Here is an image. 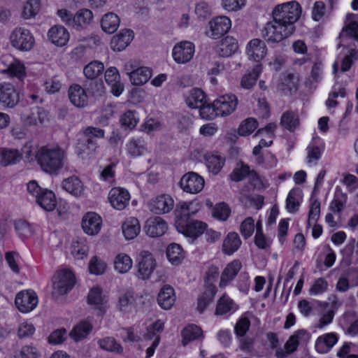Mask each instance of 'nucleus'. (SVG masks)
Instances as JSON below:
<instances>
[{
    "instance_id": "nucleus-49",
    "label": "nucleus",
    "mask_w": 358,
    "mask_h": 358,
    "mask_svg": "<svg viewBox=\"0 0 358 358\" xmlns=\"http://www.w3.org/2000/svg\"><path fill=\"white\" fill-rule=\"evenodd\" d=\"M202 336L201 329L194 324L186 327L182 331V345H187L191 341L198 339Z\"/></svg>"
},
{
    "instance_id": "nucleus-61",
    "label": "nucleus",
    "mask_w": 358,
    "mask_h": 358,
    "mask_svg": "<svg viewBox=\"0 0 358 358\" xmlns=\"http://www.w3.org/2000/svg\"><path fill=\"white\" fill-rule=\"evenodd\" d=\"M71 252L75 258L82 259L87 256L88 252V247L85 244L84 240L77 241L72 245Z\"/></svg>"
},
{
    "instance_id": "nucleus-39",
    "label": "nucleus",
    "mask_w": 358,
    "mask_h": 358,
    "mask_svg": "<svg viewBox=\"0 0 358 358\" xmlns=\"http://www.w3.org/2000/svg\"><path fill=\"white\" fill-rule=\"evenodd\" d=\"M41 8L40 0H27L23 5L21 17L24 20L34 18L39 13Z\"/></svg>"
},
{
    "instance_id": "nucleus-47",
    "label": "nucleus",
    "mask_w": 358,
    "mask_h": 358,
    "mask_svg": "<svg viewBox=\"0 0 358 358\" xmlns=\"http://www.w3.org/2000/svg\"><path fill=\"white\" fill-rule=\"evenodd\" d=\"M207 204L211 209V213L214 217L225 221L229 217L231 209L226 203H216L214 206L213 203H207Z\"/></svg>"
},
{
    "instance_id": "nucleus-44",
    "label": "nucleus",
    "mask_w": 358,
    "mask_h": 358,
    "mask_svg": "<svg viewBox=\"0 0 358 358\" xmlns=\"http://www.w3.org/2000/svg\"><path fill=\"white\" fill-rule=\"evenodd\" d=\"M166 256L172 264L178 265L184 259L185 255L180 245L171 243L166 248Z\"/></svg>"
},
{
    "instance_id": "nucleus-41",
    "label": "nucleus",
    "mask_w": 358,
    "mask_h": 358,
    "mask_svg": "<svg viewBox=\"0 0 358 358\" xmlns=\"http://www.w3.org/2000/svg\"><path fill=\"white\" fill-rule=\"evenodd\" d=\"M217 291V287L215 285L210 284L206 286L205 291L198 299L197 308L199 312H203L206 306L213 301Z\"/></svg>"
},
{
    "instance_id": "nucleus-23",
    "label": "nucleus",
    "mask_w": 358,
    "mask_h": 358,
    "mask_svg": "<svg viewBox=\"0 0 358 358\" xmlns=\"http://www.w3.org/2000/svg\"><path fill=\"white\" fill-rule=\"evenodd\" d=\"M163 329L164 323L160 320H157L151 326L148 327L147 334L145 336V338L152 339L154 338V341L146 350V358H150L153 355L155 348L157 347L159 343L160 338L159 334L161 331H162Z\"/></svg>"
},
{
    "instance_id": "nucleus-31",
    "label": "nucleus",
    "mask_w": 358,
    "mask_h": 358,
    "mask_svg": "<svg viewBox=\"0 0 358 358\" xmlns=\"http://www.w3.org/2000/svg\"><path fill=\"white\" fill-rule=\"evenodd\" d=\"M21 161V155L17 149L0 148V165L8 166Z\"/></svg>"
},
{
    "instance_id": "nucleus-26",
    "label": "nucleus",
    "mask_w": 358,
    "mask_h": 358,
    "mask_svg": "<svg viewBox=\"0 0 358 358\" xmlns=\"http://www.w3.org/2000/svg\"><path fill=\"white\" fill-rule=\"evenodd\" d=\"M48 36L53 44L59 47L65 45L70 38L68 30L62 25L52 27L48 31Z\"/></svg>"
},
{
    "instance_id": "nucleus-30",
    "label": "nucleus",
    "mask_w": 358,
    "mask_h": 358,
    "mask_svg": "<svg viewBox=\"0 0 358 358\" xmlns=\"http://www.w3.org/2000/svg\"><path fill=\"white\" fill-rule=\"evenodd\" d=\"M186 104L191 108H199L206 103V94L201 89L190 90L185 96Z\"/></svg>"
},
{
    "instance_id": "nucleus-58",
    "label": "nucleus",
    "mask_w": 358,
    "mask_h": 358,
    "mask_svg": "<svg viewBox=\"0 0 358 358\" xmlns=\"http://www.w3.org/2000/svg\"><path fill=\"white\" fill-rule=\"evenodd\" d=\"M257 127V121L255 118L248 117L241 123L238 129V133L240 136H246L251 134Z\"/></svg>"
},
{
    "instance_id": "nucleus-12",
    "label": "nucleus",
    "mask_w": 358,
    "mask_h": 358,
    "mask_svg": "<svg viewBox=\"0 0 358 358\" xmlns=\"http://www.w3.org/2000/svg\"><path fill=\"white\" fill-rule=\"evenodd\" d=\"M204 184L203 178L195 172L185 173L180 181L181 189L192 194L199 193L203 189Z\"/></svg>"
},
{
    "instance_id": "nucleus-38",
    "label": "nucleus",
    "mask_w": 358,
    "mask_h": 358,
    "mask_svg": "<svg viewBox=\"0 0 358 358\" xmlns=\"http://www.w3.org/2000/svg\"><path fill=\"white\" fill-rule=\"evenodd\" d=\"M206 164L210 172L216 175L222 169L225 159L220 155L211 153L205 156Z\"/></svg>"
},
{
    "instance_id": "nucleus-50",
    "label": "nucleus",
    "mask_w": 358,
    "mask_h": 358,
    "mask_svg": "<svg viewBox=\"0 0 358 358\" xmlns=\"http://www.w3.org/2000/svg\"><path fill=\"white\" fill-rule=\"evenodd\" d=\"M103 70V63L99 61H93L84 67L83 73L87 78L94 80L101 75Z\"/></svg>"
},
{
    "instance_id": "nucleus-62",
    "label": "nucleus",
    "mask_w": 358,
    "mask_h": 358,
    "mask_svg": "<svg viewBox=\"0 0 358 358\" xmlns=\"http://www.w3.org/2000/svg\"><path fill=\"white\" fill-rule=\"evenodd\" d=\"M106 268V264L97 257H93L89 263V270L92 274L101 275L104 273Z\"/></svg>"
},
{
    "instance_id": "nucleus-46",
    "label": "nucleus",
    "mask_w": 358,
    "mask_h": 358,
    "mask_svg": "<svg viewBox=\"0 0 358 358\" xmlns=\"http://www.w3.org/2000/svg\"><path fill=\"white\" fill-rule=\"evenodd\" d=\"M63 188L70 194L78 196L83 192V184L76 177H70L63 180Z\"/></svg>"
},
{
    "instance_id": "nucleus-53",
    "label": "nucleus",
    "mask_w": 358,
    "mask_h": 358,
    "mask_svg": "<svg viewBox=\"0 0 358 358\" xmlns=\"http://www.w3.org/2000/svg\"><path fill=\"white\" fill-rule=\"evenodd\" d=\"M236 309V307L233 300L224 294L217 301L215 313L217 315H224L230 311H234Z\"/></svg>"
},
{
    "instance_id": "nucleus-64",
    "label": "nucleus",
    "mask_w": 358,
    "mask_h": 358,
    "mask_svg": "<svg viewBox=\"0 0 358 358\" xmlns=\"http://www.w3.org/2000/svg\"><path fill=\"white\" fill-rule=\"evenodd\" d=\"M199 114L200 116L205 120H213L219 116V114L215 110L214 101L212 103H203V105L199 108Z\"/></svg>"
},
{
    "instance_id": "nucleus-17",
    "label": "nucleus",
    "mask_w": 358,
    "mask_h": 358,
    "mask_svg": "<svg viewBox=\"0 0 358 358\" xmlns=\"http://www.w3.org/2000/svg\"><path fill=\"white\" fill-rule=\"evenodd\" d=\"M102 226V219L96 213L88 212L82 219V228L85 234L95 236L99 233Z\"/></svg>"
},
{
    "instance_id": "nucleus-56",
    "label": "nucleus",
    "mask_w": 358,
    "mask_h": 358,
    "mask_svg": "<svg viewBox=\"0 0 358 358\" xmlns=\"http://www.w3.org/2000/svg\"><path fill=\"white\" fill-rule=\"evenodd\" d=\"M130 198L129 191L121 187H113L108 193L109 201H129Z\"/></svg>"
},
{
    "instance_id": "nucleus-25",
    "label": "nucleus",
    "mask_w": 358,
    "mask_h": 358,
    "mask_svg": "<svg viewBox=\"0 0 358 358\" xmlns=\"http://www.w3.org/2000/svg\"><path fill=\"white\" fill-rule=\"evenodd\" d=\"M183 228L182 230L180 229H177V230L187 237L196 239L205 231L207 224L198 220H188L185 222Z\"/></svg>"
},
{
    "instance_id": "nucleus-40",
    "label": "nucleus",
    "mask_w": 358,
    "mask_h": 358,
    "mask_svg": "<svg viewBox=\"0 0 358 358\" xmlns=\"http://www.w3.org/2000/svg\"><path fill=\"white\" fill-rule=\"evenodd\" d=\"M309 339L308 334L303 329L296 331L285 343V348L288 353L294 352L300 341H307Z\"/></svg>"
},
{
    "instance_id": "nucleus-43",
    "label": "nucleus",
    "mask_w": 358,
    "mask_h": 358,
    "mask_svg": "<svg viewBox=\"0 0 358 358\" xmlns=\"http://www.w3.org/2000/svg\"><path fill=\"white\" fill-rule=\"evenodd\" d=\"M262 72V65L257 64L252 72H249L243 76L241 80V86L246 90L252 88L256 83V81Z\"/></svg>"
},
{
    "instance_id": "nucleus-55",
    "label": "nucleus",
    "mask_w": 358,
    "mask_h": 358,
    "mask_svg": "<svg viewBox=\"0 0 358 358\" xmlns=\"http://www.w3.org/2000/svg\"><path fill=\"white\" fill-rule=\"evenodd\" d=\"M355 17V15L354 14L347 15V23L345 27L343 29V33L348 36L358 40V22L354 20Z\"/></svg>"
},
{
    "instance_id": "nucleus-22",
    "label": "nucleus",
    "mask_w": 358,
    "mask_h": 358,
    "mask_svg": "<svg viewBox=\"0 0 358 358\" xmlns=\"http://www.w3.org/2000/svg\"><path fill=\"white\" fill-rule=\"evenodd\" d=\"M68 94L71 103L76 107L84 108L87 105L88 96L85 90L80 85H71L68 90Z\"/></svg>"
},
{
    "instance_id": "nucleus-32",
    "label": "nucleus",
    "mask_w": 358,
    "mask_h": 358,
    "mask_svg": "<svg viewBox=\"0 0 358 358\" xmlns=\"http://www.w3.org/2000/svg\"><path fill=\"white\" fill-rule=\"evenodd\" d=\"M122 231L127 240L135 238L141 231V224L138 220L134 217L127 219L122 224Z\"/></svg>"
},
{
    "instance_id": "nucleus-8",
    "label": "nucleus",
    "mask_w": 358,
    "mask_h": 358,
    "mask_svg": "<svg viewBox=\"0 0 358 358\" xmlns=\"http://www.w3.org/2000/svg\"><path fill=\"white\" fill-rule=\"evenodd\" d=\"M54 291L59 295H63L72 289L76 278L73 273L67 268L58 271L53 276Z\"/></svg>"
},
{
    "instance_id": "nucleus-16",
    "label": "nucleus",
    "mask_w": 358,
    "mask_h": 358,
    "mask_svg": "<svg viewBox=\"0 0 358 358\" xmlns=\"http://www.w3.org/2000/svg\"><path fill=\"white\" fill-rule=\"evenodd\" d=\"M167 222L160 217H152L147 220L144 230L147 236L150 238H159L164 235L168 231Z\"/></svg>"
},
{
    "instance_id": "nucleus-34",
    "label": "nucleus",
    "mask_w": 358,
    "mask_h": 358,
    "mask_svg": "<svg viewBox=\"0 0 358 358\" xmlns=\"http://www.w3.org/2000/svg\"><path fill=\"white\" fill-rule=\"evenodd\" d=\"M241 240L236 232H229L224 238L222 243V252L227 255H231L238 250Z\"/></svg>"
},
{
    "instance_id": "nucleus-28",
    "label": "nucleus",
    "mask_w": 358,
    "mask_h": 358,
    "mask_svg": "<svg viewBox=\"0 0 358 358\" xmlns=\"http://www.w3.org/2000/svg\"><path fill=\"white\" fill-rule=\"evenodd\" d=\"M338 336L336 333H328L319 336L315 342V350L319 353L329 352L338 342Z\"/></svg>"
},
{
    "instance_id": "nucleus-5",
    "label": "nucleus",
    "mask_w": 358,
    "mask_h": 358,
    "mask_svg": "<svg viewBox=\"0 0 358 358\" xmlns=\"http://www.w3.org/2000/svg\"><path fill=\"white\" fill-rule=\"evenodd\" d=\"M84 134L86 139L80 141L76 146L78 154L83 158L95 152L97 148V143L96 141L94 140V137L103 138L104 136V131L95 127H87L85 130Z\"/></svg>"
},
{
    "instance_id": "nucleus-3",
    "label": "nucleus",
    "mask_w": 358,
    "mask_h": 358,
    "mask_svg": "<svg viewBox=\"0 0 358 358\" xmlns=\"http://www.w3.org/2000/svg\"><path fill=\"white\" fill-rule=\"evenodd\" d=\"M62 22L76 31L86 29L93 20L92 12L87 8L78 10L74 15L66 9H59L57 12Z\"/></svg>"
},
{
    "instance_id": "nucleus-19",
    "label": "nucleus",
    "mask_w": 358,
    "mask_h": 358,
    "mask_svg": "<svg viewBox=\"0 0 358 358\" xmlns=\"http://www.w3.org/2000/svg\"><path fill=\"white\" fill-rule=\"evenodd\" d=\"M28 193L36 201H54L56 199L55 192L47 188L41 187L35 180L29 181L27 185Z\"/></svg>"
},
{
    "instance_id": "nucleus-57",
    "label": "nucleus",
    "mask_w": 358,
    "mask_h": 358,
    "mask_svg": "<svg viewBox=\"0 0 358 358\" xmlns=\"http://www.w3.org/2000/svg\"><path fill=\"white\" fill-rule=\"evenodd\" d=\"M48 119V113L43 108H36L27 117V123L31 125L43 124Z\"/></svg>"
},
{
    "instance_id": "nucleus-52",
    "label": "nucleus",
    "mask_w": 358,
    "mask_h": 358,
    "mask_svg": "<svg viewBox=\"0 0 358 358\" xmlns=\"http://www.w3.org/2000/svg\"><path fill=\"white\" fill-rule=\"evenodd\" d=\"M280 124L284 128L293 131L299 125V116L292 111L285 112L281 117Z\"/></svg>"
},
{
    "instance_id": "nucleus-7",
    "label": "nucleus",
    "mask_w": 358,
    "mask_h": 358,
    "mask_svg": "<svg viewBox=\"0 0 358 358\" xmlns=\"http://www.w3.org/2000/svg\"><path fill=\"white\" fill-rule=\"evenodd\" d=\"M124 71L129 76L133 85L140 86L146 83L152 76V70L146 66H138L134 61L124 64Z\"/></svg>"
},
{
    "instance_id": "nucleus-9",
    "label": "nucleus",
    "mask_w": 358,
    "mask_h": 358,
    "mask_svg": "<svg viewBox=\"0 0 358 358\" xmlns=\"http://www.w3.org/2000/svg\"><path fill=\"white\" fill-rule=\"evenodd\" d=\"M157 266L153 255L146 250L140 252L137 259L136 277L141 280H148Z\"/></svg>"
},
{
    "instance_id": "nucleus-63",
    "label": "nucleus",
    "mask_w": 358,
    "mask_h": 358,
    "mask_svg": "<svg viewBox=\"0 0 358 358\" xmlns=\"http://www.w3.org/2000/svg\"><path fill=\"white\" fill-rule=\"evenodd\" d=\"M120 122L125 128L132 129L136 126L138 119L134 111L128 110L122 115Z\"/></svg>"
},
{
    "instance_id": "nucleus-13",
    "label": "nucleus",
    "mask_w": 358,
    "mask_h": 358,
    "mask_svg": "<svg viewBox=\"0 0 358 358\" xmlns=\"http://www.w3.org/2000/svg\"><path fill=\"white\" fill-rule=\"evenodd\" d=\"M231 20L227 16H217L208 23L206 34L208 37L217 39L224 35L231 29Z\"/></svg>"
},
{
    "instance_id": "nucleus-4",
    "label": "nucleus",
    "mask_w": 358,
    "mask_h": 358,
    "mask_svg": "<svg viewBox=\"0 0 358 358\" xmlns=\"http://www.w3.org/2000/svg\"><path fill=\"white\" fill-rule=\"evenodd\" d=\"M294 31V28L273 18L262 29V36L268 43H279L289 37Z\"/></svg>"
},
{
    "instance_id": "nucleus-20",
    "label": "nucleus",
    "mask_w": 358,
    "mask_h": 358,
    "mask_svg": "<svg viewBox=\"0 0 358 358\" xmlns=\"http://www.w3.org/2000/svg\"><path fill=\"white\" fill-rule=\"evenodd\" d=\"M246 53L250 60L259 62L266 55L267 48L263 41L254 38L248 43Z\"/></svg>"
},
{
    "instance_id": "nucleus-27",
    "label": "nucleus",
    "mask_w": 358,
    "mask_h": 358,
    "mask_svg": "<svg viewBox=\"0 0 358 358\" xmlns=\"http://www.w3.org/2000/svg\"><path fill=\"white\" fill-rule=\"evenodd\" d=\"M241 267L242 264L239 260H234L229 263L221 274L219 286L222 288L227 286L236 276Z\"/></svg>"
},
{
    "instance_id": "nucleus-51",
    "label": "nucleus",
    "mask_w": 358,
    "mask_h": 358,
    "mask_svg": "<svg viewBox=\"0 0 358 358\" xmlns=\"http://www.w3.org/2000/svg\"><path fill=\"white\" fill-rule=\"evenodd\" d=\"M307 162L309 164H316L320 159L323 150L322 143L312 142L307 147Z\"/></svg>"
},
{
    "instance_id": "nucleus-54",
    "label": "nucleus",
    "mask_w": 358,
    "mask_h": 358,
    "mask_svg": "<svg viewBox=\"0 0 358 358\" xmlns=\"http://www.w3.org/2000/svg\"><path fill=\"white\" fill-rule=\"evenodd\" d=\"M255 175L253 171H250L248 165L240 163L236 165L235 169L230 174V178L232 180L238 182L243 180L247 176Z\"/></svg>"
},
{
    "instance_id": "nucleus-42",
    "label": "nucleus",
    "mask_w": 358,
    "mask_h": 358,
    "mask_svg": "<svg viewBox=\"0 0 358 358\" xmlns=\"http://www.w3.org/2000/svg\"><path fill=\"white\" fill-rule=\"evenodd\" d=\"M98 344L103 350L120 355L123 353V347L113 337L107 336L99 339Z\"/></svg>"
},
{
    "instance_id": "nucleus-48",
    "label": "nucleus",
    "mask_w": 358,
    "mask_h": 358,
    "mask_svg": "<svg viewBox=\"0 0 358 358\" xmlns=\"http://www.w3.org/2000/svg\"><path fill=\"white\" fill-rule=\"evenodd\" d=\"M92 329V325L89 322H80L70 332V336L76 341L82 340L90 334Z\"/></svg>"
},
{
    "instance_id": "nucleus-15",
    "label": "nucleus",
    "mask_w": 358,
    "mask_h": 358,
    "mask_svg": "<svg viewBox=\"0 0 358 358\" xmlns=\"http://www.w3.org/2000/svg\"><path fill=\"white\" fill-rule=\"evenodd\" d=\"M238 99L234 94H224L214 101V106L219 116L224 117L231 114L236 108Z\"/></svg>"
},
{
    "instance_id": "nucleus-24",
    "label": "nucleus",
    "mask_w": 358,
    "mask_h": 358,
    "mask_svg": "<svg viewBox=\"0 0 358 358\" xmlns=\"http://www.w3.org/2000/svg\"><path fill=\"white\" fill-rule=\"evenodd\" d=\"M105 80L111 87V92L119 96L124 91V86L120 83V76L117 68L111 66L105 72Z\"/></svg>"
},
{
    "instance_id": "nucleus-37",
    "label": "nucleus",
    "mask_w": 358,
    "mask_h": 358,
    "mask_svg": "<svg viewBox=\"0 0 358 358\" xmlns=\"http://www.w3.org/2000/svg\"><path fill=\"white\" fill-rule=\"evenodd\" d=\"M298 78L291 73H282L277 83V88L281 91H291L296 87Z\"/></svg>"
},
{
    "instance_id": "nucleus-33",
    "label": "nucleus",
    "mask_w": 358,
    "mask_h": 358,
    "mask_svg": "<svg viewBox=\"0 0 358 358\" xmlns=\"http://www.w3.org/2000/svg\"><path fill=\"white\" fill-rule=\"evenodd\" d=\"M120 19L114 13H106L101 20V27L102 30L109 34H113L120 27Z\"/></svg>"
},
{
    "instance_id": "nucleus-14",
    "label": "nucleus",
    "mask_w": 358,
    "mask_h": 358,
    "mask_svg": "<svg viewBox=\"0 0 358 358\" xmlns=\"http://www.w3.org/2000/svg\"><path fill=\"white\" fill-rule=\"evenodd\" d=\"M36 294L32 290H24L17 294L15 303L22 313H29L34 310L38 304Z\"/></svg>"
},
{
    "instance_id": "nucleus-36",
    "label": "nucleus",
    "mask_w": 358,
    "mask_h": 358,
    "mask_svg": "<svg viewBox=\"0 0 358 358\" xmlns=\"http://www.w3.org/2000/svg\"><path fill=\"white\" fill-rule=\"evenodd\" d=\"M129 155L132 157L143 155L147 152V145L142 138H132L126 145Z\"/></svg>"
},
{
    "instance_id": "nucleus-10",
    "label": "nucleus",
    "mask_w": 358,
    "mask_h": 358,
    "mask_svg": "<svg viewBox=\"0 0 358 358\" xmlns=\"http://www.w3.org/2000/svg\"><path fill=\"white\" fill-rule=\"evenodd\" d=\"M201 208L200 203H178L175 208V226L183 229L184 224L190 216L196 213Z\"/></svg>"
},
{
    "instance_id": "nucleus-45",
    "label": "nucleus",
    "mask_w": 358,
    "mask_h": 358,
    "mask_svg": "<svg viewBox=\"0 0 358 358\" xmlns=\"http://www.w3.org/2000/svg\"><path fill=\"white\" fill-rule=\"evenodd\" d=\"M132 264L131 257L124 253L118 254L114 260L115 269L120 273H127L131 268Z\"/></svg>"
},
{
    "instance_id": "nucleus-18",
    "label": "nucleus",
    "mask_w": 358,
    "mask_h": 358,
    "mask_svg": "<svg viewBox=\"0 0 358 358\" xmlns=\"http://www.w3.org/2000/svg\"><path fill=\"white\" fill-rule=\"evenodd\" d=\"M20 97L13 85L9 83L0 84V103L8 108L15 107Z\"/></svg>"
},
{
    "instance_id": "nucleus-35",
    "label": "nucleus",
    "mask_w": 358,
    "mask_h": 358,
    "mask_svg": "<svg viewBox=\"0 0 358 358\" xmlns=\"http://www.w3.org/2000/svg\"><path fill=\"white\" fill-rule=\"evenodd\" d=\"M238 49V44L233 37L227 36L223 38L217 47V52L222 57H229Z\"/></svg>"
},
{
    "instance_id": "nucleus-6",
    "label": "nucleus",
    "mask_w": 358,
    "mask_h": 358,
    "mask_svg": "<svg viewBox=\"0 0 358 358\" xmlns=\"http://www.w3.org/2000/svg\"><path fill=\"white\" fill-rule=\"evenodd\" d=\"M10 41L13 48L22 52L30 51L35 44L33 34L24 27L15 28L10 35Z\"/></svg>"
},
{
    "instance_id": "nucleus-29",
    "label": "nucleus",
    "mask_w": 358,
    "mask_h": 358,
    "mask_svg": "<svg viewBox=\"0 0 358 358\" xmlns=\"http://www.w3.org/2000/svg\"><path fill=\"white\" fill-rule=\"evenodd\" d=\"M176 301L175 292L172 287L166 285L160 289L158 296V304L164 310H169Z\"/></svg>"
},
{
    "instance_id": "nucleus-21",
    "label": "nucleus",
    "mask_w": 358,
    "mask_h": 358,
    "mask_svg": "<svg viewBox=\"0 0 358 358\" xmlns=\"http://www.w3.org/2000/svg\"><path fill=\"white\" fill-rule=\"evenodd\" d=\"M133 38L134 33L131 30L122 29L113 36L110 41V48L113 51L121 52L130 44Z\"/></svg>"
},
{
    "instance_id": "nucleus-59",
    "label": "nucleus",
    "mask_w": 358,
    "mask_h": 358,
    "mask_svg": "<svg viewBox=\"0 0 358 358\" xmlns=\"http://www.w3.org/2000/svg\"><path fill=\"white\" fill-rule=\"evenodd\" d=\"M2 73H8L13 76L22 78L25 75V68L19 60L13 59L8 65L6 69L1 70Z\"/></svg>"
},
{
    "instance_id": "nucleus-60",
    "label": "nucleus",
    "mask_w": 358,
    "mask_h": 358,
    "mask_svg": "<svg viewBox=\"0 0 358 358\" xmlns=\"http://www.w3.org/2000/svg\"><path fill=\"white\" fill-rule=\"evenodd\" d=\"M174 203H148V209L154 214L161 215L169 213L174 207Z\"/></svg>"
},
{
    "instance_id": "nucleus-2",
    "label": "nucleus",
    "mask_w": 358,
    "mask_h": 358,
    "mask_svg": "<svg viewBox=\"0 0 358 358\" xmlns=\"http://www.w3.org/2000/svg\"><path fill=\"white\" fill-rule=\"evenodd\" d=\"M301 6L296 1H291L276 5L272 11L273 18L281 23L294 27V23L301 15Z\"/></svg>"
},
{
    "instance_id": "nucleus-1",
    "label": "nucleus",
    "mask_w": 358,
    "mask_h": 358,
    "mask_svg": "<svg viewBox=\"0 0 358 358\" xmlns=\"http://www.w3.org/2000/svg\"><path fill=\"white\" fill-rule=\"evenodd\" d=\"M35 154V160L41 170L50 175H57L63 168L65 152L57 145L40 146Z\"/></svg>"
},
{
    "instance_id": "nucleus-11",
    "label": "nucleus",
    "mask_w": 358,
    "mask_h": 358,
    "mask_svg": "<svg viewBox=\"0 0 358 358\" xmlns=\"http://www.w3.org/2000/svg\"><path fill=\"white\" fill-rule=\"evenodd\" d=\"M195 53L194 44L189 41L177 43L172 49L173 60L180 64H184L192 60Z\"/></svg>"
}]
</instances>
